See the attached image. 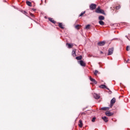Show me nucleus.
<instances>
[{"mask_svg":"<svg viewBox=\"0 0 130 130\" xmlns=\"http://www.w3.org/2000/svg\"><path fill=\"white\" fill-rule=\"evenodd\" d=\"M100 88H101V89H107V90H109V88H108L106 85H101L100 86Z\"/></svg>","mask_w":130,"mask_h":130,"instance_id":"nucleus-8","label":"nucleus"},{"mask_svg":"<svg viewBox=\"0 0 130 130\" xmlns=\"http://www.w3.org/2000/svg\"><path fill=\"white\" fill-rule=\"evenodd\" d=\"M116 101V100L115 99V98H113L111 100V103H110V107L111 108L113 106V105L114 104V103H115Z\"/></svg>","mask_w":130,"mask_h":130,"instance_id":"nucleus-3","label":"nucleus"},{"mask_svg":"<svg viewBox=\"0 0 130 130\" xmlns=\"http://www.w3.org/2000/svg\"><path fill=\"white\" fill-rule=\"evenodd\" d=\"M96 8H97V5L95 4H91L89 6V10L91 11H94V10H95Z\"/></svg>","mask_w":130,"mask_h":130,"instance_id":"nucleus-2","label":"nucleus"},{"mask_svg":"<svg viewBox=\"0 0 130 130\" xmlns=\"http://www.w3.org/2000/svg\"><path fill=\"white\" fill-rule=\"evenodd\" d=\"M126 38H127V36H125Z\"/></svg>","mask_w":130,"mask_h":130,"instance_id":"nucleus-33","label":"nucleus"},{"mask_svg":"<svg viewBox=\"0 0 130 130\" xmlns=\"http://www.w3.org/2000/svg\"><path fill=\"white\" fill-rule=\"evenodd\" d=\"M26 4L28 7H32V3L30 1H26Z\"/></svg>","mask_w":130,"mask_h":130,"instance_id":"nucleus-16","label":"nucleus"},{"mask_svg":"<svg viewBox=\"0 0 130 130\" xmlns=\"http://www.w3.org/2000/svg\"><path fill=\"white\" fill-rule=\"evenodd\" d=\"M78 63H79L81 67H86V63L82 60L78 61Z\"/></svg>","mask_w":130,"mask_h":130,"instance_id":"nucleus-4","label":"nucleus"},{"mask_svg":"<svg viewBox=\"0 0 130 130\" xmlns=\"http://www.w3.org/2000/svg\"><path fill=\"white\" fill-rule=\"evenodd\" d=\"M24 13H26V12H25V11H24Z\"/></svg>","mask_w":130,"mask_h":130,"instance_id":"nucleus-34","label":"nucleus"},{"mask_svg":"<svg viewBox=\"0 0 130 130\" xmlns=\"http://www.w3.org/2000/svg\"><path fill=\"white\" fill-rule=\"evenodd\" d=\"M32 10L34 11V12H35V11H36V9H34V8H32Z\"/></svg>","mask_w":130,"mask_h":130,"instance_id":"nucleus-30","label":"nucleus"},{"mask_svg":"<svg viewBox=\"0 0 130 130\" xmlns=\"http://www.w3.org/2000/svg\"><path fill=\"white\" fill-rule=\"evenodd\" d=\"M113 40H117V38L113 39Z\"/></svg>","mask_w":130,"mask_h":130,"instance_id":"nucleus-31","label":"nucleus"},{"mask_svg":"<svg viewBox=\"0 0 130 130\" xmlns=\"http://www.w3.org/2000/svg\"><path fill=\"white\" fill-rule=\"evenodd\" d=\"M95 13L97 14H103V15H105V13L104 12L103 10H101L100 9V7H98L95 11Z\"/></svg>","mask_w":130,"mask_h":130,"instance_id":"nucleus-1","label":"nucleus"},{"mask_svg":"<svg viewBox=\"0 0 130 130\" xmlns=\"http://www.w3.org/2000/svg\"><path fill=\"white\" fill-rule=\"evenodd\" d=\"M102 119L105 121V122H108V118L106 116H104L102 117Z\"/></svg>","mask_w":130,"mask_h":130,"instance_id":"nucleus-11","label":"nucleus"},{"mask_svg":"<svg viewBox=\"0 0 130 130\" xmlns=\"http://www.w3.org/2000/svg\"><path fill=\"white\" fill-rule=\"evenodd\" d=\"M93 97L95 98V99H99V98H100V95L98 94L94 93Z\"/></svg>","mask_w":130,"mask_h":130,"instance_id":"nucleus-10","label":"nucleus"},{"mask_svg":"<svg viewBox=\"0 0 130 130\" xmlns=\"http://www.w3.org/2000/svg\"><path fill=\"white\" fill-rule=\"evenodd\" d=\"M109 107H103L101 108V110H104V111H106V110H109Z\"/></svg>","mask_w":130,"mask_h":130,"instance_id":"nucleus-13","label":"nucleus"},{"mask_svg":"<svg viewBox=\"0 0 130 130\" xmlns=\"http://www.w3.org/2000/svg\"><path fill=\"white\" fill-rule=\"evenodd\" d=\"M49 21L51 22V23H53V24H55L56 22L52 19V18H48Z\"/></svg>","mask_w":130,"mask_h":130,"instance_id":"nucleus-15","label":"nucleus"},{"mask_svg":"<svg viewBox=\"0 0 130 130\" xmlns=\"http://www.w3.org/2000/svg\"><path fill=\"white\" fill-rule=\"evenodd\" d=\"M90 24H88L86 26L85 29H90Z\"/></svg>","mask_w":130,"mask_h":130,"instance_id":"nucleus-24","label":"nucleus"},{"mask_svg":"<svg viewBox=\"0 0 130 130\" xmlns=\"http://www.w3.org/2000/svg\"><path fill=\"white\" fill-rule=\"evenodd\" d=\"M82 58V55H80L79 56H77L76 57V59H77V60H81Z\"/></svg>","mask_w":130,"mask_h":130,"instance_id":"nucleus-21","label":"nucleus"},{"mask_svg":"<svg viewBox=\"0 0 130 130\" xmlns=\"http://www.w3.org/2000/svg\"><path fill=\"white\" fill-rule=\"evenodd\" d=\"M104 19H105V17H104V16L102 15L99 16V20H100V21H102L104 20Z\"/></svg>","mask_w":130,"mask_h":130,"instance_id":"nucleus-14","label":"nucleus"},{"mask_svg":"<svg viewBox=\"0 0 130 130\" xmlns=\"http://www.w3.org/2000/svg\"><path fill=\"white\" fill-rule=\"evenodd\" d=\"M79 26H80L79 24L76 25L75 26V28H76V29H79Z\"/></svg>","mask_w":130,"mask_h":130,"instance_id":"nucleus-28","label":"nucleus"},{"mask_svg":"<svg viewBox=\"0 0 130 130\" xmlns=\"http://www.w3.org/2000/svg\"><path fill=\"white\" fill-rule=\"evenodd\" d=\"M58 26L61 29H64V26H63L62 23H59Z\"/></svg>","mask_w":130,"mask_h":130,"instance_id":"nucleus-17","label":"nucleus"},{"mask_svg":"<svg viewBox=\"0 0 130 130\" xmlns=\"http://www.w3.org/2000/svg\"><path fill=\"white\" fill-rule=\"evenodd\" d=\"M126 49L127 51H128L130 50L129 46H127Z\"/></svg>","mask_w":130,"mask_h":130,"instance_id":"nucleus-25","label":"nucleus"},{"mask_svg":"<svg viewBox=\"0 0 130 130\" xmlns=\"http://www.w3.org/2000/svg\"><path fill=\"white\" fill-rule=\"evenodd\" d=\"M100 53H101V54H103V52H102V51H101V52H100Z\"/></svg>","mask_w":130,"mask_h":130,"instance_id":"nucleus-32","label":"nucleus"},{"mask_svg":"<svg viewBox=\"0 0 130 130\" xmlns=\"http://www.w3.org/2000/svg\"><path fill=\"white\" fill-rule=\"evenodd\" d=\"M30 16H31V17H34V14H33L32 13L30 14Z\"/></svg>","mask_w":130,"mask_h":130,"instance_id":"nucleus-29","label":"nucleus"},{"mask_svg":"<svg viewBox=\"0 0 130 130\" xmlns=\"http://www.w3.org/2000/svg\"><path fill=\"white\" fill-rule=\"evenodd\" d=\"M98 45H99V46H104V45H105V41H103L102 42H99L98 43Z\"/></svg>","mask_w":130,"mask_h":130,"instance_id":"nucleus-6","label":"nucleus"},{"mask_svg":"<svg viewBox=\"0 0 130 130\" xmlns=\"http://www.w3.org/2000/svg\"><path fill=\"white\" fill-rule=\"evenodd\" d=\"M126 62H127V61H126Z\"/></svg>","mask_w":130,"mask_h":130,"instance_id":"nucleus-35","label":"nucleus"},{"mask_svg":"<svg viewBox=\"0 0 130 130\" xmlns=\"http://www.w3.org/2000/svg\"><path fill=\"white\" fill-rule=\"evenodd\" d=\"M79 127H83V121H82V120H79Z\"/></svg>","mask_w":130,"mask_h":130,"instance_id":"nucleus-12","label":"nucleus"},{"mask_svg":"<svg viewBox=\"0 0 130 130\" xmlns=\"http://www.w3.org/2000/svg\"><path fill=\"white\" fill-rule=\"evenodd\" d=\"M95 119H96V118H95V117H93L92 119V120H91V121H92V122H94Z\"/></svg>","mask_w":130,"mask_h":130,"instance_id":"nucleus-26","label":"nucleus"},{"mask_svg":"<svg viewBox=\"0 0 130 130\" xmlns=\"http://www.w3.org/2000/svg\"><path fill=\"white\" fill-rule=\"evenodd\" d=\"M89 80L91 81V82H92V83H94V84H97V81H96V80L92 78L91 76H90L89 77Z\"/></svg>","mask_w":130,"mask_h":130,"instance_id":"nucleus-9","label":"nucleus"},{"mask_svg":"<svg viewBox=\"0 0 130 130\" xmlns=\"http://www.w3.org/2000/svg\"><path fill=\"white\" fill-rule=\"evenodd\" d=\"M66 45L67 46H68V48H72V47H73V44H71L69 43H67Z\"/></svg>","mask_w":130,"mask_h":130,"instance_id":"nucleus-18","label":"nucleus"},{"mask_svg":"<svg viewBox=\"0 0 130 130\" xmlns=\"http://www.w3.org/2000/svg\"><path fill=\"white\" fill-rule=\"evenodd\" d=\"M113 50H114V48H111L110 49H109V52L108 53V55H111V54H112V53H113Z\"/></svg>","mask_w":130,"mask_h":130,"instance_id":"nucleus-5","label":"nucleus"},{"mask_svg":"<svg viewBox=\"0 0 130 130\" xmlns=\"http://www.w3.org/2000/svg\"><path fill=\"white\" fill-rule=\"evenodd\" d=\"M99 23L100 25H101V26L104 25V22L102 20H100L99 21Z\"/></svg>","mask_w":130,"mask_h":130,"instance_id":"nucleus-20","label":"nucleus"},{"mask_svg":"<svg viewBox=\"0 0 130 130\" xmlns=\"http://www.w3.org/2000/svg\"><path fill=\"white\" fill-rule=\"evenodd\" d=\"M120 9V6H117L116 7V10H119Z\"/></svg>","mask_w":130,"mask_h":130,"instance_id":"nucleus-27","label":"nucleus"},{"mask_svg":"<svg viewBox=\"0 0 130 130\" xmlns=\"http://www.w3.org/2000/svg\"><path fill=\"white\" fill-rule=\"evenodd\" d=\"M72 55L73 56H74V57H75V56H76V49H73L72 51Z\"/></svg>","mask_w":130,"mask_h":130,"instance_id":"nucleus-19","label":"nucleus"},{"mask_svg":"<svg viewBox=\"0 0 130 130\" xmlns=\"http://www.w3.org/2000/svg\"><path fill=\"white\" fill-rule=\"evenodd\" d=\"M99 72H98V70H95L94 72V75L95 76H97V74H98Z\"/></svg>","mask_w":130,"mask_h":130,"instance_id":"nucleus-22","label":"nucleus"},{"mask_svg":"<svg viewBox=\"0 0 130 130\" xmlns=\"http://www.w3.org/2000/svg\"><path fill=\"white\" fill-rule=\"evenodd\" d=\"M85 13H86L85 11L81 12V13L79 15V17H82V16H83V15H84Z\"/></svg>","mask_w":130,"mask_h":130,"instance_id":"nucleus-23","label":"nucleus"},{"mask_svg":"<svg viewBox=\"0 0 130 130\" xmlns=\"http://www.w3.org/2000/svg\"><path fill=\"white\" fill-rule=\"evenodd\" d=\"M106 115H107V116H112V115H113V113H111L109 111H107L105 113Z\"/></svg>","mask_w":130,"mask_h":130,"instance_id":"nucleus-7","label":"nucleus"}]
</instances>
